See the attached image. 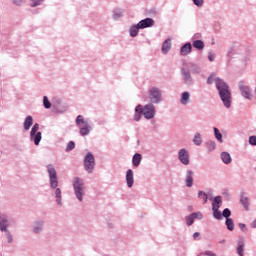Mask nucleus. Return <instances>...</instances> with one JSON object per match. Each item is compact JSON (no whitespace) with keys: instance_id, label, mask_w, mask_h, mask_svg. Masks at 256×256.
<instances>
[{"instance_id":"nucleus-40","label":"nucleus","mask_w":256,"mask_h":256,"mask_svg":"<svg viewBox=\"0 0 256 256\" xmlns=\"http://www.w3.org/2000/svg\"><path fill=\"white\" fill-rule=\"evenodd\" d=\"M84 161H95V157L93 156V154H91V152H89V153L86 155Z\"/></svg>"},{"instance_id":"nucleus-37","label":"nucleus","mask_w":256,"mask_h":256,"mask_svg":"<svg viewBox=\"0 0 256 256\" xmlns=\"http://www.w3.org/2000/svg\"><path fill=\"white\" fill-rule=\"evenodd\" d=\"M191 215H192V217H194V220L198 219L199 221H201V219H203V213L202 212H194Z\"/></svg>"},{"instance_id":"nucleus-29","label":"nucleus","mask_w":256,"mask_h":256,"mask_svg":"<svg viewBox=\"0 0 256 256\" xmlns=\"http://www.w3.org/2000/svg\"><path fill=\"white\" fill-rule=\"evenodd\" d=\"M193 47H195V49L201 50L205 48V44L201 40H196L193 42Z\"/></svg>"},{"instance_id":"nucleus-8","label":"nucleus","mask_w":256,"mask_h":256,"mask_svg":"<svg viewBox=\"0 0 256 256\" xmlns=\"http://www.w3.org/2000/svg\"><path fill=\"white\" fill-rule=\"evenodd\" d=\"M149 99L151 103H159V101H161V91L159 90V88L150 89Z\"/></svg>"},{"instance_id":"nucleus-50","label":"nucleus","mask_w":256,"mask_h":256,"mask_svg":"<svg viewBox=\"0 0 256 256\" xmlns=\"http://www.w3.org/2000/svg\"><path fill=\"white\" fill-rule=\"evenodd\" d=\"M132 163L134 167H139V165H141V161H133Z\"/></svg>"},{"instance_id":"nucleus-22","label":"nucleus","mask_w":256,"mask_h":256,"mask_svg":"<svg viewBox=\"0 0 256 256\" xmlns=\"http://www.w3.org/2000/svg\"><path fill=\"white\" fill-rule=\"evenodd\" d=\"M240 203H241V205H243V207H244V209H246V211H249V207L251 205V203L249 202V197L241 196Z\"/></svg>"},{"instance_id":"nucleus-16","label":"nucleus","mask_w":256,"mask_h":256,"mask_svg":"<svg viewBox=\"0 0 256 256\" xmlns=\"http://www.w3.org/2000/svg\"><path fill=\"white\" fill-rule=\"evenodd\" d=\"M141 115H143V106L138 105L135 108V115H134V121H140Z\"/></svg>"},{"instance_id":"nucleus-15","label":"nucleus","mask_w":256,"mask_h":256,"mask_svg":"<svg viewBox=\"0 0 256 256\" xmlns=\"http://www.w3.org/2000/svg\"><path fill=\"white\" fill-rule=\"evenodd\" d=\"M240 91L245 99H251V89H249V86L240 85Z\"/></svg>"},{"instance_id":"nucleus-3","label":"nucleus","mask_w":256,"mask_h":256,"mask_svg":"<svg viewBox=\"0 0 256 256\" xmlns=\"http://www.w3.org/2000/svg\"><path fill=\"white\" fill-rule=\"evenodd\" d=\"M72 189L78 203H83L87 197V184H85V180L81 177H74L72 179Z\"/></svg>"},{"instance_id":"nucleus-52","label":"nucleus","mask_w":256,"mask_h":256,"mask_svg":"<svg viewBox=\"0 0 256 256\" xmlns=\"http://www.w3.org/2000/svg\"><path fill=\"white\" fill-rule=\"evenodd\" d=\"M183 165H189V161H182Z\"/></svg>"},{"instance_id":"nucleus-35","label":"nucleus","mask_w":256,"mask_h":256,"mask_svg":"<svg viewBox=\"0 0 256 256\" xmlns=\"http://www.w3.org/2000/svg\"><path fill=\"white\" fill-rule=\"evenodd\" d=\"M43 105L45 109H51V102H49V98H47V96L43 97Z\"/></svg>"},{"instance_id":"nucleus-18","label":"nucleus","mask_w":256,"mask_h":256,"mask_svg":"<svg viewBox=\"0 0 256 256\" xmlns=\"http://www.w3.org/2000/svg\"><path fill=\"white\" fill-rule=\"evenodd\" d=\"M33 126V116H27L24 121V130L29 131L31 127Z\"/></svg>"},{"instance_id":"nucleus-14","label":"nucleus","mask_w":256,"mask_h":256,"mask_svg":"<svg viewBox=\"0 0 256 256\" xmlns=\"http://www.w3.org/2000/svg\"><path fill=\"white\" fill-rule=\"evenodd\" d=\"M197 197L201 201L202 205H206L207 201L211 200V197L201 190L198 191Z\"/></svg>"},{"instance_id":"nucleus-1","label":"nucleus","mask_w":256,"mask_h":256,"mask_svg":"<svg viewBox=\"0 0 256 256\" xmlns=\"http://www.w3.org/2000/svg\"><path fill=\"white\" fill-rule=\"evenodd\" d=\"M47 172L49 175V184L52 191V195L56 199L58 207H63V191L59 188V178H57V170L53 165L47 166Z\"/></svg>"},{"instance_id":"nucleus-34","label":"nucleus","mask_w":256,"mask_h":256,"mask_svg":"<svg viewBox=\"0 0 256 256\" xmlns=\"http://www.w3.org/2000/svg\"><path fill=\"white\" fill-rule=\"evenodd\" d=\"M221 159L222 161H231V154H229L228 152H222Z\"/></svg>"},{"instance_id":"nucleus-32","label":"nucleus","mask_w":256,"mask_h":256,"mask_svg":"<svg viewBox=\"0 0 256 256\" xmlns=\"http://www.w3.org/2000/svg\"><path fill=\"white\" fill-rule=\"evenodd\" d=\"M206 147H207L208 151H215L217 144H215V142H213V141H208L206 143Z\"/></svg>"},{"instance_id":"nucleus-33","label":"nucleus","mask_w":256,"mask_h":256,"mask_svg":"<svg viewBox=\"0 0 256 256\" xmlns=\"http://www.w3.org/2000/svg\"><path fill=\"white\" fill-rule=\"evenodd\" d=\"M89 133H91V126H86V128L80 129V135L82 136L89 135Z\"/></svg>"},{"instance_id":"nucleus-9","label":"nucleus","mask_w":256,"mask_h":256,"mask_svg":"<svg viewBox=\"0 0 256 256\" xmlns=\"http://www.w3.org/2000/svg\"><path fill=\"white\" fill-rule=\"evenodd\" d=\"M142 113L145 119H153L155 117V106L153 104H148L142 108Z\"/></svg>"},{"instance_id":"nucleus-55","label":"nucleus","mask_w":256,"mask_h":256,"mask_svg":"<svg viewBox=\"0 0 256 256\" xmlns=\"http://www.w3.org/2000/svg\"><path fill=\"white\" fill-rule=\"evenodd\" d=\"M224 163H225V165H229L230 162L229 161H224Z\"/></svg>"},{"instance_id":"nucleus-45","label":"nucleus","mask_w":256,"mask_h":256,"mask_svg":"<svg viewBox=\"0 0 256 256\" xmlns=\"http://www.w3.org/2000/svg\"><path fill=\"white\" fill-rule=\"evenodd\" d=\"M250 145H256V136H251L249 138Z\"/></svg>"},{"instance_id":"nucleus-10","label":"nucleus","mask_w":256,"mask_h":256,"mask_svg":"<svg viewBox=\"0 0 256 256\" xmlns=\"http://www.w3.org/2000/svg\"><path fill=\"white\" fill-rule=\"evenodd\" d=\"M135 184V176L133 170L129 169L126 171V185L129 189Z\"/></svg>"},{"instance_id":"nucleus-44","label":"nucleus","mask_w":256,"mask_h":256,"mask_svg":"<svg viewBox=\"0 0 256 256\" xmlns=\"http://www.w3.org/2000/svg\"><path fill=\"white\" fill-rule=\"evenodd\" d=\"M192 237L194 241H198V239L201 237V233L195 232Z\"/></svg>"},{"instance_id":"nucleus-20","label":"nucleus","mask_w":256,"mask_h":256,"mask_svg":"<svg viewBox=\"0 0 256 256\" xmlns=\"http://www.w3.org/2000/svg\"><path fill=\"white\" fill-rule=\"evenodd\" d=\"M84 167L87 173H93V169H95V161H84Z\"/></svg>"},{"instance_id":"nucleus-39","label":"nucleus","mask_w":256,"mask_h":256,"mask_svg":"<svg viewBox=\"0 0 256 256\" xmlns=\"http://www.w3.org/2000/svg\"><path fill=\"white\" fill-rule=\"evenodd\" d=\"M73 149H75V142L70 141V142L67 144L66 151H73Z\"/></svg>"},{"instance_id":"nucleus-49","label":"nucleus","mask_w":256,"mask_h":256,"mask_svg":"<svg viewBox=\"0 0 256 256\" xmlns=\"http://www.w3.org/2000/svg\"><path fill=\"white\" fill-rule=\"evenodd\" d=\"M214 253L212 251H206L205 253H201L200 255H208V256H212Z\"/></svg>"},{"instance_id":"nucleus-41","label":"nucleus","mask_w":256,"mask_h":256,"mask_svg":"<svg viewBox=\"0 0 256 256\" xmlns=\"http://www.w3.org/2000/svg\"><path fill=\"white\" fill-rule=\"evenodd\" d=\"M184 81H186V83L191 81V74L189 72H184Z\"/></svg>"},{"instance_id":"nucleus-24","label":"nucleus","mask_w":256,"mask_h":256,"mask_svg":"<svg viewBox=\"0 0 256 256\" xmlns=\"http://www.w3.org/2000/svg\"><path fill=\"white\" fill-rule=\"evenodd\" d=\"M2 233H4L7 243L9 245H11V243H13V241H14L13 234L11 233V230H3Z\"/></svg>"},{"instance_id":"nucleus-2","label":"nucleus","mask_w":256,"mask_h":256,"mask_svg":"<svg viewBox=\"0 0 256 256\" xmlns=\"http://www.w3.org/2000/svg\"><path fill=\"white\" fill-rule=\"evenodd\" d=\"M214 81L216 83V88L219 91L222 103L227 107V109H229V107H231V91H229V86L223 80L215 78V75H211L208 78L207 84L211 85Z\"/></svg>"},{"instance_id":"nucleus-31","label":"nucleus","mask_w":256,"mask_h":256,"mask_svg":"<svg viewBox=\"0 0 256 256\" xmlns=\"http://www.w3.org/2000/svg\"><path fill=\"white\" fill-rule=\"evenodd\" d=\"M221 217H224L225 219H231V210L229 208H225L221 213Z\"/></svg>"},{"instance_id":"nucleus-23","label":"nucleus","mask_w":256,"mask_h":256,"mask_svg":"<svg viewBox=\"0 0 256 256\" xmlns=\"http://www.w3.org/2000/svg\"><path fill=\"white\" fill-rule=\"evenodd\" d=\"M171 50V40L167 39L162 45V53L167 54Z\"/></svg>"},{"instance_id":"nucleus-38","label":"nucleus","mask_w":256,"mask_h":256,"mask_svg":"<svg viewBox=\"0 0 256 256\" xmlns=\"http://www.w3.org/2000/svg\"><path fill=\"white\" fill-rule=\"evenodd\" d=\"M43 3V0H30L31 7H37L38 5H41Z\"/></svg>"},{"instance_id":"nucleus-21","label":"nucleus","mask_w":256,"mask_h":256,"mask_svg":"<svg viewBox=\"0 0 256 256\" xmlns=\"http://www.w3.org/2000/svg\"><path fill=\"white\" fill-rule=\"evenodd\" d=\"M245 242H243V240H239L238 241V247H237V253L239 256H244L245 255Z\"/></svg>"},{"instance_id":"nucleus-11","label":"nucleus","mask_w":256,"mask_h":256,"mask_svg":"<svg viewBox=\"0 0 256 256\" xmlns=\"http://www.w3.org/2000/svg\"><path fill=\"white\" fill-rule=\"evenodd\" d=\"M153 25H155V21L151 18H146L138 23V28L147 29V27H153Z\"/></svg>"},{"instance_id":"nucleus-4","label":"nucleus","mask_w":256,"mask_h":256,"mask_svg":"<svg viewBox=\"0 0 256 256\" xmlns=\"http://www.w3.org/2000/svg\"><path fill=\"white\" fill-rule=\"evenodd\" d=\"M222 205H223V197L221 196L214 197L212 201V215L214 219H216L217 221H223V217L221 216V212L219 211Z\"/></svg>"},{"instance_id":"nucleus-5","label":"nucleus","mask_w":256,"mask_h":256,"mask_svg":"<svg viewBox=\"0 0 256 256\" xmlns=\"http://www.w3.org/2000/svg\"><path fill=\"white\" fill-rule=\"evenodd\" d=\"M42 133L39 132V123H35L30 131V141H33L34 145L41 143Z\"/></svg>"},{"instance_id":"nucleus-7","label":"nucleus","mask_w":256,"mask_h":256,"mask_svg":"<svg viewBox=\"0 0 256 256\" xmlns=\"http://www.w3.org/2000/svg\"><path fill=\"white\" fill-rule=\"evenodd\" d=\"M9 227H11L9 216L5 213H0V231H8Z\"/></svg>"},{"instance_id":"nucleus-6","label":"nucleus","mask_w":256,"mask_h":256,"mask_svg":"<svg viewBox=\"0 0 256 256\" xmlns=\"http://www.w3.org/2000/svg\"><path fill=\"white\" fill-rule=\"evenodd\" d=\"M45 230V220L38 219L33 223L32 232L34 235H41V233Z\"/></svg>"},{"instance_id":"nucleus-53","label":"nucleus","mask_w":256,"mask_h":256,"mask_svg":"<svg viewBox=\"0 0 256 256\" xmlns=\"http://www.w3.org/2000/svg\"><path fill=\"white\" fill-rule=\"evenodd\" d=\"M114 19H119V14H115Z\"/></svg>"},{"instance_id":"nucleus-28","label":"nucleus","mask_w":256,"mask_h":256,"mask_svg":"<svg viewBox=\"0 0 256 256\" xmlns=\"http://www.w3.org/2000/svg\"><path fill=\"white\" fill-rule=\"evenodd\" d=\"M186 225L187 227H191L193 223H195V218L192 216V214H189L188 216L185 217Z\"/></svg>"},{"instance_id":"nucleus-48","label":"nucleus","mask_w":256,"mask_h":256,"mask_svg":"<svg viewBox=\"0 0 256 256\" xmlns=\"http://www.w3.org/2000/svg\"><path fill=\"white\" fill-rule=\"evenodd\" d=\"M208 59L209 61H215V55L213 53H209Z\"/></svg>"},{"instance_id":"nucleus-43","label":"nucleus","mask_w":256,"mask_h":256,"mask_svg":"<svg viewBox=\"0 0 256 256\" xmlns=\"http://www.w3.org/2000/svg\"><path fill=\"white\" fill-rule=\"evenodd\" d=\"M142 157H141V154L139 153H136L133 158H132V161H141Z\"/></svg>"},{"instance_id":"nucleus-36","label":"nucleus","mask_w":256,"mask_h":256,"mask_svg":"<svg viewBox=\"0 0 256 256\" xmlns=\"http://www.w3.org/2000/svg\"><path fill=\"white\" fill-rule=\"evenodd\" d=\"M193 142L195 143V145H201L202 143L201 134L196 133Z\"/></svg>"},{"instance_id":"nucleus-47","label":"nucleus","mask_w":256,"mask_h":256,"mask_svg":"<svg viewBox=\"0 0 256 256\" xmlns=\"http://www.w3.org/2000/svg\"><path fill=\"white\" fill-rule=\"evenodd\" d=\"M24 2H25V0H13V3L15 5H23Z\"/></svg>"},{"instance_id":"nucleus-17","label":"nucleus","mask_w":256,"mask_h":256,"mask_svg":"<svg viewBox=\"0 0 256 256\" xmlns=\"http://www.w3.org/2000/svg\"><path fill=\"white\" fill-rule=\"evenodd\" d=\"M191 43H186L184 46H182L181 50H180V55L185 56V55H189V53H191Z\"/></svg>"},{"instance_id":"nucleus-42","label":"nucleus","mask_w":256,"mask_h":256,"mask_svg":"<svg viewBox=\"0 0 256 256\" xmlns=\"http://www.w3.org/2000/svg\"><path fill=\"white\" fill-rule=\"evenodd\" d=\"M193 3L197 7H203V0H193Z\"/></svg>"},{"instance_id":"nucleus-25","label":"nucleus","mask_w":256,"mask_h":256,"mask_svg":"<svg viewBox=\"0 0 256 256\" xmlns=\"http://www.w3.org/2000/svg\"><path fill=\"white\" fill-rule=\"evenodd\" d=\"M225 225H226L228 231H234L235 230V221H233L232 218L226 219Z\"/></svg>"},{"instance_id":"nucleus-19","label":"nucleus","mask_w":256,"mask_h":256,"mask_svg":"<svg viewBox=\"0 0 256 256\" xmlns=\"http://www.w3.org/2000/svg\"><path fill=\"white\" fill-rule=\"evenodd\" d=\"M179 161H189V152L185 149H181L178 154Z\"/></svg>"},{"instance_id":"nucleus-54","label":"nucleus","mask_w":256,"mask_h":256,"mask_svg":"<svg viewBox=\"0 0 256 256\" xmlns=\"http://www.w3.org/2000/svg\"><path fill=\"white\" fill-rule=\"evenodd\" d=\"M219 243H220L221 245H223V243H226V240H221V241H219Z\"/></svg>"},{"instance_id":"nucleus-12","label":"nucleus","mask_w":256,"mask_h":256,"mask_svg":"<svg viewBox=\"0 0 256 256\" xmlns=\"http://www.w3.org/2000/svg\"><path fill=\"white\" fill-rule=\"evenodd\" d=\"M76 125L79 129H84L86 127H90L89 121L85 120L82 115H78L76 118Z\"/></svg>"},{"instance_id":"nucleus-26","label":"nucleus","mask_w":256,"mask_h":256,"mask_svg":"<svg viewBox=\"0 0 256 256\" xmlns=\"http://www.w3.org/2000/svg\"><path fill=\"white\" fill-rule=\"evenodd\" d=\"M190 97H191V94H189V92H183L181 95L182 105H187V103H189Z\"/></svg>"},{"instance_id":"nucleus-13","label":"nucleus","mask_w":256,"mask_h":256,"mask_svg":"<svg viewBox=\"0 0 256 256\" xmlns=\"http://www.w3.org/2000/svg\"><path fill=\"white\" fill-rule=\"evenodd\" d=\"M193 175H194V173H193L192 170H188L186 172V176H185V185H186V187H189V188L193 187V183H194Z\"/></svg>"},{"instance_id":"nucleus-30","label":"nucleus","mask_w":256,"mask_h":256,"mask_svg":"<svg viewBox=\"0 0 256 256\" xmlns=\"http://www.w3.org/2000/svg\"><path fill=\"white\" fill-rule=\"evenodd\" d=\"M214 135L217 141H219V143H223V135L219 133L218 128H214Z\"/></svg>"},{"instance_id":"nucleus-51","label":"nucleus","mask_w":256,"mask_h":256,"mask_svg":"<svg viewBox=\"0 0 256 256\" xmlns=\"http://www.w3.org/2000/svg\"><path fill=\"white\" fill-rule=\"evenodd\" d=\"M250 227H252V229H256V219L250 224Z\"/></svg>"},{"instance_id":"nucleus-27","label":"nucleus","mask_w":256,"mask_h":256,"mask_svg":"<svg viewBox=\"0 0 256 256\" xmlns=\"http://www.w3.org/2000/svg\"><path fill=\"white\" fill-rule=\"evenodd\" d=\"M139 25L137 24V26H132L130 29V35L131 37H137V35H139Z\"/></svg>"},{"instance_id":"nucleus-46","label":"nucleus","mask_w":256,"mask_h":256,"mask_svg":"<svg viewBox=\"0 0 256 256\" xmlns=\"http://www.w3.org/2000/svg\"><path fill=\"white\" fill-rule=\"evenodd\" d=\"M238 227L241 231H247V226L244 223H239Z\"/></svg>"}]
</instances>
